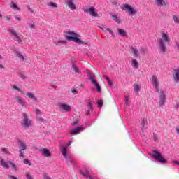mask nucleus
Returning a JSON list of instances; mask_svg holds the SVG:
<instances>
[{"instance_id":"obj_1","label":"nucleus","mask_w":179,"mask_h":179,"mask_svg":"<svg viewBox=\"0 0 179 179\" xmlns=\"http://www.w3.org/2000/svg\"><path fill=\"white\" fill-rule=\"evenodd\" d=\"M152 82L155 89L159 94V107H163L166 103V94L159 87V79L157 76H153L152 78Z\"/></svg>"},{"instance_id":"obj_2","label":"nucleus","mask_w":179,"mask_h":179,"mask_svg":"<svg viewBox=\"0 0 179 179\" xmlns=\"http://www.w3.org/2000/svg\"><path fill=\"white\" fill-rule=\"evenodd\" d=\"M170 41L171 39L169 34H167V33L162 32L161 40L159 42V51L162 54H166V50H167L166 44H169Z\"/></svg>"},{"instance_id":"obj_3","label":"nucleus","mask_w":179,"mask_h":179,"mask_svg":"<svg viewBox=\"0 0 179 179\" xmlns=\"http://www.w3.org/2000/svg\"><path fill=\"white\" fill-rule=\"evenodd\" d=\"M66 40L69 41H73L74 43H77L78 44H89L87 41H83L80 38L76 37V33L73 31H68L65 36Z\"/></svg>"},{"instance_id":"obj_4","label":"nucleus","mask_w":179,"mask_h":179,"mask_svg":"<svg viewBox=\"0 0 179 179\" xmlns=\"http://www.w3.org/2000/svg\"><path fill=\"white\" fill-rule=\"evenodd\" d=\"M9 33L10 34L11 37H13V40L17 41L19 44H24V43H26L24 38H23L20 34H17L14 29H9Z\"/></svg>"},{"instance_id":"obj_5","label":"nucleus","mask_w":179,"mask_h":179,"mask_svg":"<svg viewBox=\"0 0 179 179\" xmlns=\"http://www.w3.org/2000/svg\"><path fill=\"white\" fill-rule=\"evenodd\" d=\"M151 157L156 159V160H158V162H160V163H166V159L164 157H163V156H162V154L159 152V151L154 150L151 155Z\"/></svg>"},{"instance_id":"obj_6","label":"nucleus","mask_w":179,"mask_h":179,"mask_svg":"<svg viewBox=\"0 0 179 179\" xmlns=\"http://www.w3.org/2000/svg\"><path fill=\"white\" fill-rule=\"evenodd\" d=\"M23 120L22 123V125H24L25 128H29V127H31V120L29 119L27 117V115L26 113H22Z\"/></svg>"},{"instance_id":"obj_7","label":"nucleus","mask_w":179,"mask_h":179,"mask_svg":"<svg viewBox=\"0 0 179 179\" xmlns=\"http://www.w3.org/2000/svg\"><path fill=\"white\" fill-rule=\"evenodd\" d=\"M18 145L21 148L19 150V157H24V155L23 154V152H22V150H26V149H27V145L22 140L18 141Z\"/></svg>"},{"instance_id":"obj_8","label":"nucleus","mask_w":179,"mask_h":179,"mask_svg":"<svg viewBox=\"0 0 179 179\" xmlns=\"http://www.w3.org/2000/svg\"><path fill=\"white\" fill-rule=\"evenodd\" d=\"M83 10L85 13H89L90 16H93V17H97L99 16V14L96 13V8L94 7L83 9Z\"/></svg>"},{"instance_id":"obj_9","label":"nucleus","mask_w":179,"mask_h":179,"mask_svg":"<svg viewBox=\"0 0 179 179\" xmlns=\"http://www.w3.org/2000/svg\"><path fill=\"white\" fill-rule=\"evenodd\" d=\"M80 174L85 177V178L93 179V176H92V170H87L86 172L80 171Z\"/></svg>"},{"instance_id":"obj_10","label":"nucleus","mask_w":179,"mask_h":179,"mask_svg":"<svg viewBox=\"0 0 179 179\" xmlns=\"http://www.w3.org/2000/svg\"><path fill=\"white\" fill-rule=\"evenodd\" d=\"M124 9L128 10L129 15H135V13H136L135 8H132L129 4H124Z\"/></svg>"},{"instance_id":"obj_11","label":"nucleus","mask_w":179,"mask_h":179,"mask_svg":"<svg viewBox=\"0 0 179 179\" xmlns=\"http://www.w3.org/2000/svg\"><path fill=\"white\" fill-rule=\"evenodd\" d=\"M173 78L174 82L178 83L179 82V69H174L173 73Z\"/></svg>"},{"instance_id":"obj_12","label":"nucleus","mask_w":179,"mask_h":179,"mask_svg":"<svg viewBox=\"0 0 179 179\" xmlns=\"http://www.w3.org/2000/svg\"><path fill=\"white\" fill-rule=\"evenodd\" d=\"M66 5L69 6L71 9V10H75L76 9V6L73 3V0H66Z\"/></svg>"},{"instance_id":"obj_13","label":"nucleus","mask_w":179,"mask_h":179,"mask_svg":"<svg viewBox=\"0 0 179 179\" xmlns=\"http://www.w3.org/2000/svg\"><path fill=\"white\" fill-rule=\"evenodd\" d=\"M59 108L63 110V111H71V107L68 104L59 103Z\"/></svg>"},{"instance_id":"obj_14","label":"nucleus","mask_w":179,"mask_h":179,"mask_svg":"<svg viewBox=\"0 0 179 179\" xmlns=\"http://www.w3.org/2000/svg\"><path fill=\"white\" fill-rule=\"evenodd\" d=\"M41 153L45 157H50L51 156V152H50V150L45 148H43L42 150H41Z\"/></svg>"},{"instance_id":"obj_15","label":"nucleus","mask_w":179,"mask_h":179,"mask_svg":"<svg viewBox=\"0 0 179 179\" xmlns=\"http://www.w3.org/2000/svg\"><path fill=\"white\" fill-rule=\"evenodd\" d=\"M16 57H17L21 61L26 62V55H22L20 52H17L15 53Z\"/></svg>"},{"instance_id":"obj_16","label":"nucleus","mask_w":179,"mask_h":179,"mask_svg":"<svg viewBox=\"0 0 179 179\" xmlns=\"http://www.w3.org/2000/svg\"><path fill=\"white\" fill-rule=\"evenodd\" d=\"M26 94L27 97L32 99L36 103H38V99H37V97H36L32 92H27Z\"/></svg>"},{"instance_id":"obj_17","label":"nucleus","mask_w":179,"mask_h":179,"mask_svg":"<svg viewBox=\"0 0 179 179\" xmlns=\"http://www.w3.org/2000/svg\"><path fill=\"white\" fill-rule=\"evenodd\" d=\"M15 100L17 101V103L20 104V106H22V107H24V106H26V101H24L23 99H22L20 96H16Z\"/></svg>"},{"instance_id":"obj_18","label":"nucleus","mask_w":179,"mask_h":179,"mask_svg":"<svg viewBox=\"0 0 179 179\" xmlns=\"http://www.w3.org/2000/svg\"><path fill=\"white\" fill-rule=\"evenodd\" d=\"M131 66L134 68V69H138V68H139V62H138L136 59H132Z\"/></svg>"},{"instance_id":"obj_19","label":"nucleus","mask_w":179,"mask_h":179,"mask_svg":"<svg viewBox=\"0 0 179 179\" xmlns=\"http://www.w3.org/2000/svg\"><path fill=\"white\" fill-rule=\"evenodd\" d=\"M0 164L3 169H9V165L6 162H5V159L0 158Z\"/></svg>"},{"instance_id":"obj_20","label":"nucleus","mask_w":179,"mask_h":179,"mask_svg":"<svg viewBox=\"0 0 179 179\" xmlns=\"http://www.w3.org/2000/svg\"><path fill=\"white\" fill-rule=\"evenodd\" d=\"M117 31L119 33V35L122 36V37H125V36H127V31L122 29H117Z\"/></svg>"},{"instance_id":"obj_21","label":"nucleus","mask_w":179,"mask_h":179,"mask_svg":"<svg viewBox=\"0 0 179 179\" xmlns=\"http://www.w3.org/2000/svg\"><path fill=\"white\" fill-rule=\"evenodd\" d=\"M158 6H166V1L164 0H155Z\"/></svg>"},{"instance_id":"obj_22","label":"nucleus","mask_w":179,"mask_h":179,"mask_svg":"<svg viewBox=\"0 0 179 179\" xmlns=\"http://www.w3.org/2000/svg\"><path fill=\"white\" fill-rule=\"evenodd\" d=\"M87 106H88V110L93 111V101H92V100L89 99L87 101Z\"/></svg>"},{"instance_id":"obj_23","label":"nucleus","mask_w":179,"mask_h":179,"mask_svg":"<svg viewBox=\"0 0 179 179\" xmlns=\"http://www.w3.org/2000/svg\"><path fill=\"white\" fill-rule=\"evenodd\" d=\"M131 50H132V52H133V54H134V57L135 58H136V57H138V54H139V52L138 51V49L131 47Z\"/></svg>"},{"instance_id":"obj_24","label":"nucleus","mask_w":179,"mask_h":179,"mask_svg":"<svg viewBox=\"0 0 179 179\" xmlns=\"http://www.w3.org/2000/svg\"><path fill=\"white\" fill-rule=\"evenodd\" d=\"M67 153V150H66V147H64L62 150V156L66 159V157H68V156L66 155Z\"/></svg>"},{"instance_id":"obj_25","label":"nucleus","mask_w":179,"mask_h":179,"mask_svg":"<svg viewBox=\"0 0 179 179\" xmlns=\"http://www.w3.org/2000/svg\"><path fill=\"white\" fill-rule=\"evenodd\" d=\"M141 125L143 128H146V127H148V120L145 119H143L141 120Z\"/></svg>"},{"instance_id":"obj_26","label":"nucleus","mask_w":179,"mask_h":179,"mask_svg":"<svg viewBox=\"0 0 179 179\" xmlns=\"http://www.w3.org/2000/svg\"><path fill=\"white\" fill-rule=\"evenodd\" d=\"M97 92H99L100 93V92H101V87H100V85H99V83H94Z\"/></svg>"},{"instance_id":"obj_27","label":"nucleus","mask_w":179,"mask_h":179,"mask_svg":"<svg viewBox=\"0 0 179 179\" xmlns=\"http://www.w3.org/2000/svg\"><path fill=\"white\" fill-rule=\"evenodd\" d=\"M82 129V127H76V129H73L71 131V134H78V132H79V131H81Z\"/></svg>"},{"instance_id":"obj_28","label":"nucleus","mask_w":179,"mask_h":179,"mask_svg":"<svg viewBox=\"0 0 179 179\" xmlns=\"http://www.w3.org/2000/svg\"><path fill=\"white\" fill-rule=\"evenodd\" d=\"M25 177L27 179H34V178L33 177V175H31V173H30L29 172L25 173Z\"/></svg>"},{"instance_id":"obj_29","label":"nucleus","mask_w":179,"mask_h":179,"mask_svg":"<svg viewBox=\"0 0 179 179\" xmlns=\"http://www.w3.org/2000/svg\"><path fill=\"white\" fill-rule=\"evenodd\" d=\"M72 68H73V71H74V72H76V73H80V71H79V69L78 68V66L73 64Z\"/></svg>"},{"instance_id":"obj_30","label":"nucleus","mask_w":179,"mask_h":179,"mask_svg":"<svg viewBox=\"0 0 179 179\" xmlns=\"http://www.w3.org/2000/svg\"><path fill=\"white\" fill-rule=\"evenodd\" d=\"M3 153H4L5 155H10V152H9V150H7V148H2L1 150Z\"/></svg>"},{"instance_id":"obj_31","label":"nucleus","mask_w":179,"mask_h":179,"mask_svg":"<svg viewBox=\"0 0 179 179\" xmlns=\"http://www.w3.org/2000/svg\"><path fill=\"white\" fill-rule=\"evenodd\" d=\"M48 6L50 8H57V3H54V2H50L48 3Z\"/></svg>"},{"instance_id":"obj_32","label":"nucleus","mask_w":179,"mask_h":179,"mask_svg":"<svg viewBox=\"0 0 179 179\" xmlns=\"http://www.w3.org/2000/svg\"><path fill=\"white\" fill-rule=\"evenodd\" d=\"M173 21L175 23H177L178 24H179V17L176 15L173 16Z\"/></svg>"},{"instance_id":"obj_33","label":"nucleus","mask_w":179,"mask_h":179,"mask_svg":"<svg viewBox=\"0 0 179 179\" xmlns=\"http://www.w3.org/2000/svg\"><path fill=\"white\" fill-rule=\"evenodd\" d=\"M105 79H106L109 86H113V82L110 80V78L107 76H104Z\"/></svg>"},{"instance_id":"obj_34","label":"nucleus","mask_w":179,"mask_h":179,"mask_svg":"<svg viewBox=\"0 0 179 179\" xmlns=\"http://www.w3.org/2000/svg\"><path fill=\"white\" fill-rule=\"evenodd\" d=\"M94 76H95L94 75H92L90 76V79L92 83H93V84H94L97 82L96 80H94Z\"/></svg>"},{"instance_id":"obj_35","label":"nucleus","mask_w":179,"mask_h":179,"mask_svg":"<svg viewBox=\"0 0 179 179\" xmlns=\"http://www.w3.org/2000/svg\"><path fill=\"white\" fill-rule=\"evenodd\" d=\"M11 5H12L11 8L13 9H18L17 5H16V3H15V2L12 1Z\"/></svg>"},{"instance_id":"obj_36","label":"nucleus","mask_w":179,"mask_h":179,"mask_svg":"<svg viewBox=\"0 0 179 179\" xmlns=\"http://www.w3.org/2000/svg\"><path fill=\"white\" fill-rule=\"evenodd\" d=\"M134 87V92H139L141 89V87H139V85H135Z\"/></svg>"},{"instance_id":"obj_37","label":"nucleus","mask_w":179,"mask_h":179,"mask_svg":"<svg viewBox=\"0 0 179 179\" xmlns=\"http://www.w3.org/2000/svg\"><path fill=\"white\" fill-rule=\"evenodd\" d=\"M34 113H36L37 115H41V110L40 109H35Z\"/></svg>"},{"instance_id":"obj_38","label":"nucleus","mask_w":179,"mask_h":179,"mask_svg":"<svg viewBox=\"0 0 179 179\" xmlns=\"http://www.w3.org/2000/svg\"><path fill=\"white\" fill-rule=\"evenodd\" d=\"M24 164H28V166H31V163H30V160L29 159H24Z\"/></svg>"},{"instance_id":"obj_39","label":"nucleus","mask_w":179,"mask_h":179,"mask_svg":"<svg viewBox=\"0 0 179 179\" xmlns=\"http://www.w3.org/2000/svg\"><path fill=\"white\" fill-rule=\"evenodd\" d=\"M105 29L107 31H108L110 33V34H111V36H113L114 34V32L110 28H105Z\"/></svg>"},{"instance_id":"obj_40","label":"nucleus","mask_w":179,"mask_h":179,"mask_svg":"<svg viewBox=\"0 0 179 179\" xmlns=\"http://www.w3.org/2000/svg\"><path fill=\"white\" fill-rule=\"evenodd\" d=\"M112 19H113V20H115L118 23V17H117V15H113Z\"/></svg>"},{"instance_id":"obj_41","label":"nucleus","mask_w":179,"mask_h":179,"mask_svg":"<svg viewBox=\"0 0 179 179\" xmlns=\"http://www.w3.org/2000/svg\"><path fill=\"white\" fill-rule=\"evenodd\" d=\"M97 104H98V107H103V101L101 100L98 101Z\"/></svg>"},{"instance_id":"obj_42","label":"nucleus","mask_w":179,"mask_h":179,"mask_svg":"<svg viewBox=\"0 0 179 179\" xmlns=\"http://www.w3.org/2000/svg\"><path fill=\"white\" fill-rule=\"evenodd\" d=\"M9 164L11 165V167H12L13 169H16V165H15V164H14L13 162H9Z\"/></svg>"},{"instance_id":"obj_43","label":"nucleus","mask_w":179,"mask_h":179,"mask_svg":"<svg viewBox=\"0 0 179 179\" xmlns=\"http://www.w3.org/2000/svg\"><path fill=\"white\" fill-rule=\"evenodd\" d=\"M13 89H15V90H17V92H20V88L17 87L16 85L13 86Z\"/></svg>"},{"instance_id":"obj_44","label":"nucleus","mask_w":179,"mask_h":179,"mask_svg":"<svg viewBox=\"0 0 179 179\" xmlns=\"http://www.w3.org/2000/svg\"><path fill=\"white\" fill-rule=\"evenodd\" d=\"M128 103H129V97L126 96L125 97V104L127 105Z\"/></svg>"},{"instance_id":"obj_45","label":"nucleus","mask_w":179,"mask_h":179,"mask_svg":"<svg viewBox=\"0 0 179 179\" xmlns=\"http://www.w3.org/2000/svg\"><path fill=\"white\" fill-rule=\"evenodd\" d=\"M71 93H73V94H78V91H76V90L75 89H72Z\"/></svg>"},{"instance_id":"obj_46","label":"nucleus","mask_w":179,"mask_h":179,"mask_svg":"<svg viewBox=\"0 0 179 179\" xmlns=\"http://www.w3.org/2000/svg\"><path fill=\"white\" fill-rule=\"evenodd\" d=\"M90 113H92V110L90 109H88L87 111H86V115H90Z\"/></svg>"},{"instance_id":"obj_47","label":"nucleus","mask_w":179,"mask_h":179,"mask_svg":"<svg viewBox=\"0 0 179 179\" xmlns=\"http://www.w3.org/2000/svg\"><path fill=\"white\" fill-rule=\"evenodd\" d=\"M8 179H17V177H15V176H8Z\"/></svg>"},{"instance_id":"obj_48","label":"nucleus","mask_w":179,"mask_h":179,"mask_svg":"<svg viewBox=\"0 0 179 179\" xmlns=\"http://www.w3.org/2000/svg\"><path fill=\"white\" fill-rule=\"evenodd\" d=\"M175 129L176 131V134H178V135H179V127H176Z\"/></svg>"},{"instance_id":"obj_49","label":"nucleus","mask_w":179,"mask_h":179,"mask_svg":"<svg viewBox=\"0 0 179 179\" xmlns=\"http://www.w3.org/2000/svg\"><path fill=\"white\" fill-rule=\"evenodd\" d=\"M20 78H22V79H26V76L24 74H20Z\"/></svg>"},{"instance_id":"obj_50","label":"nucleus","mask_w":179,"mask_h":179,"mask_svg":"<svg viewBox=\"0 0 179 179\" xmlns=\"http://www.w3.org/2000/svg\"><path fill=\"white\" fill-rule=\"evenodd\" d=\"M72 144V141H69L68 144L66 145V148H68L69 146H71V145Z\"/></svg>"},{"instance_id":"obj_51","label":"nucleus","mask_w":179,"mask_h":179,"mask_svg":"<svg viewBox=\"0 0 179 179\" xmlns=\"http://www.w3.org/2000/svg\"><path fill=\"white\" fill-rule=\"evenodd\" d=\"M15 19H16L17 20H18L19 22H20V20H21L20 17H15Z\"/></svg>"},{"instance_id":"obj_52","label":"nucleus","mask_w":179,"mask_h":179,"mask_svg":"<svg viewBox=\"0 0 179 179\" xmlns=\"http://www.w3.org/2000/svg\"><path fill=\"white\" fill-rule=\"evenodd\" d=\"M18 92H20V93L21 94H24V92L22 91L21 90H20V91H18Z\"/></svg>"},{"instance_id":"obj_53","label":"nucleus","mask_w":179,"mask_h":179,"mask_svg":"<svg viewBox=\"0 0 179 179\" xmlns=\"http://www.w3.org/2000/svg\"><path fill=\"white\" fill-rule=\"evenodd\" d=\"M76 124H78V122H74L72 123V125L75 126V125H76Z\"/></svg>"},{"instance_id":"obj_54","label":"nucleus","mask_w":179,"mask_h":179,"mask_svg":"<svg viewBox=\"0 0 179 179\" xmlns=\"http://www.w3.org/2000/svg\"><path fill=\"white\" fill-rule=\"evenodd\" d=\"M173 163H174L175 164H178V166L179 162H178V161H174Z\"/></svg>"},{"instance_id":"obj_55","label":"nucleus","mask_w":179,"mask_h":179,"mask_svg":"<svg viewBox=\"0 0 179 179\" xmlns=\"http://www.w3.org/2000/svg\"><path fill=\"white\" fill-rule=\"evenodd\" d=\"M140 51H141V52H145V49L141 48Z\"/></svg>"},{"instance_id":"obj_56","label":"nucleus","mask_w":179,"mask_h":179,"mask_svg":"<svg viewBox=\"0 0 179 179\" xmlns=\"http://www.w3.org/2000/svg\"><path fill=\"white\" fill-rule=\"evenodd\" d=\"M176 46H177V48H178V50H179V43H178V42L176 43Z\"/></svg>"},{"instance_id":"obj_57","label":"nucleus","mask_w":179,"mask_h":179,"mask_svg":"<svg viewBox=\"0 0 179 179\" xmlns=\"http://www.w3.org/2000/svg\"><path fill=\"white\" fill-rule=\"evenodd\" d=\"M3 69V65L0 64V69Z\"/></svg>"},{"instance_id":"obj_58","label":"nucleus","mask_w":179,"mask_h":179,"mask_svg":"<svg viewBox=\"0 0 179 179\" xmlns=\"http://www.w3.org/2000/svg\"><path fill=\"white\" fill-rule=\"evenodd\" d=\"M39 121H44V120L41 117H39Z\"/></svg>"},{"instance_id":"obj_59","label":"nucleus","mask_w":179,"mask_h":179,"mask_svg":"<svg viewBox=\"0 0 179 179\" xmlns=\"http://www.w3.org/2000/svg\"><path fill=\"white\" fill-rule=\"evenodd\" d=\"M99 29H101L103 31H106V30H104V29L101 28L99 27Z\"/></svg>"},{"instance_id":"obj_60","label":"nucleus","mask_w":179,"mask_h":179,"mask_svg":"<svg viewBox=\"0 0 179 179\" xmlns=\"http://www.w3.org/2000/svg\"><path fill=\"white\" fill-rule=\"evenodd\" d=\"M0 17H2V15L0 14Z\"/></svg>"},{"instance_id":"obj_61","label":"nucleus","mask_w":179,"mask_h":179,"mask_svg":"<svg viewBox=\"0 0 179 179\" xmlns=\"http://www.w3.org/2000/svg\"><path fill=\"white\" fill-rule=\"evenodd\" d=\"M99 78H101V76H99Z\"/></svg>"},{"instance_id":"obj_62","label":"nucleus","mask_w":179,"mask_h":179,"mask_svg":"<svg viewBox=\"0 0 179 179\" xmlns=\"http://www.w3.org/2000/svg\"><path fill=\"white\" fill-rule=\"evenodd\" d=\"M30 10V8H28Z\"/></svg>"},{"instance_id":"obj_63","label":"nucleus","mask_w":179,"mask_h":179,"mask_svg":"<svg viewBox=\"0 0 179 179\" xmlns=\"http://www.w3.org/2000/svg\"><path fill=\"white\" fill-rule=\"evenodd\" d=\"M178 166H179V163H178Z\"/></svg>"}]
</instances>
